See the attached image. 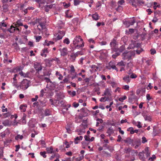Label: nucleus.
Instances as JSON below:
<instances>
[{"label": "nucleus", "mask_w": 161, "mask_h": 161, "mask_svg": "<svg viewBox=\"0 0 161 161\" xmlns=\"http://www.w3.org/2000/svg\"><path fill=\"white\" fill-rule=\"evenodd\" d=\"M21 70L20 67H17L16 68L14 69L13 71L14 72H17L20 71Z\"/></svg>", "instance_id": "obj_43"}, {"label": "nucleus", "mask_w": 161, "mask_h": 161, "mask_svg": "<svg viewBox=\"0 0 161 161\" xmlns=\"http://www.w3.org/2000/svg\"><path fill=\"white\" fill-rule=\"evenodd\" d=\"M23 138V136L22 135H18L16 137H15V139L17 140L19 138L20 140L22 139Z\"/></svg>", "instance_id": "obj_53"}, {"label": "nucleus", "mask_w": 161, "mask_h": 161, "mask_svg": "<svg viewBox=\"0 0 161 161\" xmlns=\"http://www.w3.org/2000/svg\"><path fill=\"white\" fill-rule=\"evenodd\" d=\"M27 107L26 104H22L20 105L19 107L20 109L23 112H24L26 111L25 108Z\"/></svg>", "instance_id": "obj_25"}, {"label": "nucleus", "mask_w": 161, "mask_h": 161, "mask_svg": "<svg viewBox=\"0 0 161 161\" xmlns=\"http://www.w3.org/2000/svg\"><path fill=\"white\" fill-rule=\"evenodd\" d=\"M114 52H115V53L113 54L112 55V58L114 59H115L116 57L119 55L120 53L118 51H112V53H113Z\"/></svg>", "instance_id": "obj_20"}, {"label": "nucleus", "mask_w": 161, "mask_h": 161, "mask_svg": "<svg viewBox=\"0 0 161 161\" xmlns=\"http://www.w3.org/2000/svg\"><path fill=\"white\" fill-rule=\"evenodd\" d=\"M127 97L125 96H124L122 97H119V100L120 102H123L124 100L126 99Z\"/></svg>", "instance_id": "obj_47"}, {"label": "nucleus", "mask_w": 161, "mask_h": 161, "mask_svg": "<svg viewBox=\"0 0 161 161\" xmlns=\"http://www.w3.org/2000/svg\"><path fill=\"white\" fill-rule=\"evenodd\" d=\"M156 158V157L155 155H153L152 157L149 158L148 159L149 160L151 159V161H153V160L155 159Z\"/></svg>", "instance_id": "obj_61"}, {"label": "nucleus", "mask_w": 161, "mask_h": 161, "mask_svg": "<svg viewBox=\"0 0 161 161\" xmlns=\"http://www.w3.org/2000/svg\"><path fill=\"white\" fill-rule=\"evenodd\" d=\"M58 36L56 38L57 40H59L62 39L65 34V32L64 31H59L58 32Z\"/></svg>", "instance_id": "obj_8"}, {"label": "nucleus", "mask_w": 161, "mask_h": 161, "mask_svg": "<svg viewBox=\"0 0 161 161\" xmlns=\"http://www.w3.org/2000/svg\"><path fill=\"white\" fill-rule=\"evenodd\" d=\"M123 141L125 143H128L129 145H131V146H134V139H131L130 138L128 137L126 139L124 140Z\"/></svg>", "instance_id": "obj_7"}, {"label": "nucleus", "mask_w": 161, "mask_h": 161, "mask_svg": "<svg viewBox=\"0 0 161 161\" xmlns=\"http://www.w3.org/2000/svg\"><path fill=\"white\" fill-rule=\"evenodd\" d=\"M74 4L75 6L79 5L80 2V0H74Z\"/></svg>", "instance_id": "obj_50"}, {"label": "nucleus", "mask_w": 161, "mask_h": 161, "mask_svg": "<svg viewBox=\"0 0 161 161\" xmlns=\"http://www.w3.org/2000/svg\"><path fill=\"white\" fill-rule=\"evenodd\" d=\"M144 152L143 151L139 152L138 156H139V158L142 160H144Z\"/></svg>", "instance_id": "obj_24"}, {"label": "nucleus", "mask_w": 161, "mask_h": 161, "mask_svg": "<svg viewBox=\"0 0 161 161\" xmlns=\"http://www.w3.org/2000/svg\"><path fill=\"white\" fill-rule=\"evenodd\" d=\"M127 131H130V133L131 134L134 133L133 128L132 127H130L128 128Z\"/></svg>", "instance_id": "obj_38"}, {"label": "nucleus", "mask_w": 161, "mask_h": 161, "mask_svg": "<svg viewBox=\"0 0 161 161\" xmlns=\"http://www.w3.org/2000/svg\"><path fill=\"white\" fill-rule=\"evenodd\" d=\"M118 42H117V38L115 37L111 40L109 44L111 51H116L117 49V48L118 47Z\"/></svg>", "instance_id": "obj_3"}, {"label": "nucleus", "mask_w": 161, "mask_h": 161, "mask_svg": "<svg viewBox=\"0 0 161 161\" xmlns=\"http://www.w3.org/2000/svg\"><path fill=\"white\" fill-rule=\"evenodd\" d=\"M155 126H154L153 127V134L154 136H155L157 135L158 133L156 132V130L154 128Z\"/></svg>", "instance_id": "obj_60"}, {"label": "nucleus", "mask_w": 161, "mask_h": 161, "mask_svg": "<svg viewBox=\"0 0 161 161\" xmlns=\"http://www.w3.org/2000/svg\"><path fill=\"white\" fill-rule=\"evenodd\" d=\"M26 116L25 115H24L22 119V124H25L26 123V121L25 120Z\"/></svg>", "instance_id": "obj_42"}, {"label": "nucleus", "mask_w": 161, "mask_h": 161, "mask_svg": "<svg viewBox=\"0 0 161 161\" xmlns=\"http://www.w3.org/2000/svg\"><path fill=\"white\" fill-rule=\"evenodd\" d=\"M64 43L66 44L67 45L69 44L70 41L68 38H66L63 41Z\"/></svg>", "instance_id": "obj_40"}, {"label": "nucleus", "mask_w": 161, "mask_h": 161, "mask_svg": "<svg viewBox=\"0 0 161 161\" xmlns=\"http://www.w3.org/2000/svg\"><path fill=\"white\" fill-rule=\"evenodd\" d=\"M44 115L45 116H47L50 115L51 114V111L49 109H45L44 111Z\"/></svg>", "instance_id": "obj_27"}, {"label": "nucleus", "mask_w": 161, "mask_h": 161, "mask_svg": "<svg viewBox=\"0 0 161 161\" xmlns=\"http://www.w3.org/2000/svg\"><path fill=\"white\" fill-rule=\"evenodd\" d=\"M91 68L92 69V70L95 71H97L99 68L98 67L95 65H92Z\"/></svg>", "instance_id": "obj_32"}, {"label": "nucleus", "mask_w": 161, "mask_h": 161, "mask_svg": "<svg viewBox=\"0 0 161 161\" xmlns=\"http://www.w3.org/2000/svg\"><path fill=\"white\" fill-rule=\"evenodd\" d=\"M84 158V155H82L80 156L79 157H77L76 158V161H80Z\"/></svg>", "instance_id": "obj_45"}, {"label": "nucleus", "mask_w": 161, "mask_h": 161, "mask_svg": "<svg viewBox=\"0 0 161 161\" xmlns=\"http://www.w3.org/2000/svg\"><path fill=\"white\" fill-rule=\"evenodd\" d=\"M2 124L5 126H10L11 124L9 123V120L8 119L3 121Z\"/></svg>", "instance_id": "obj_28"}, {"label": "nucleus", "mask_w": 161, "mask_h": 161, "mask_svg": "<svg viewBox=\"0 0 161 161\" xmlns=\"http://www.w3.org/2000/svg\"><path fill=\"white\" fill-rule=\"evenodd\" d=\"M42 36H37L36 37V42H39L41 39L42 38Z\"/></svg>", "instance_id": "obj_64"}, {"label": "nucleus", "mask_w": 161, "mask_h": 161, "mask_svg": "<svg viewBox=\"0 0 161 161\" xmlns=\"http://www.w3.org/2000/svg\"><path fill=\"white\" fill-rule=\"evenodd\" d=\"M103 153L104 154H106L107 156V157H110V156H111V154L110 153H108V152H106V151H103Z\"/></svg>", "instance_id": "obj_63"}, {"label": "nucleus", "mask_w": 161, "mask_h": 161, "mask_svg": "<svg viewBox=\"0 0 161 161\" xmlns=\"http://www.w3.org/2000/svg\"><path fill=\"white\" fill-rule=\"evenodd\" d=\"M21 76H23L24 77H29V75L30 74V73L29 72H27L26 73L23 72L22 71L19 73Z\"/></svg>", "instance_id": "obj_14"}, {"label": "nucleus", "mask_w": 161, "mask_h": 161, "mask_svg": "<svg viewBox=\"0 0 161 161\" xmlns=\"http://www.w3.org/2000/svg\"><path fill=\"white\" fill-rule=\"evenodd\" d=\"M83 137L82 136H77L74 139V142L75 144H78L80 141H81Z\"/></svg>", "instance_id": "obj_13"}, {"label": "nucleus", "mask_w": 161, "mask_h": 161, "mask_svg": "<svg viewBox=\"0 0 161 161\" xmlns=\"http://www.w3.org/2000/svg\"><path fill=\"white\" fill-rule=\"evenodd\" d=\"M55 101H56L55 103L53 102V101L52 99H50L49 101L51 102V105L55 106V105H56V103L57 101L58 100H55Z\"/></svg>", "instance_id": "obj_48"}, {"label": "nucleus", "mask_w": 161, "mask_h": 161, "mask_svg": "<svg viewBox=\"0 0 161 161\" xmlns=\"http://www.w3.org/2000/svg\"><path fill=\"white\" fill-rule=\"evenodd\" d=\"M68 93L70 95L72 96V97H74L76 95V92L75 91H73L71 92V91H68Z\"/></svg>", "instance_id": "obj_41"}, {"label": "nucleus", "mask_w": 161, "mask_h": 161, "mask_svg": "<svg viewBox=\"0 0 161 161\" xmlns=\"http://www.w3.org/2000/svg\"><path fill=\"white\" fill-rule=\"evenodd\" d=\"M40 142L41 143V144L42 145V146L43 147H45V146L46 145V143L43 140H41L40 141Z\"/></svg>", "instance_id": "obj_51"}, {"label": "nucleus", "mask_w": 161, "mask_h": 161, "mask_svg": "<svg viewBox=\"0 0 161 161\" xmlns=\"http://www.w3.org/2000/svg\"><path fill=\"white\" fill-rule=\"evenodd\" d=\"M55 74L56 75H58V76H59V77L58 78V79L59 80H62L63 77L61 74H60L58 71H57L56 72Z\"/></svg>", "instance_id": "obj_33"}, {"label": "nucleus", "mask_w": 161, "mask_h": 161, "mask_svg": "<svg viewBox=\"0 0 161 161\" xmlns=\"http://www.w3.org/2000/svg\"><path fill=\"white\" fill-rule=\"evenodd\" d=\"M81 112V115L82 116H79V118L82 119L83 117H86L88 115L89 110L86 108H84L80 109Z\"/></svg>", "instance_id": "obj_6"}, {"label": "nucleus", "mask_w": 161, "mask_h": 161, "mask_svg": "<svg viewBox=\"0 0 161 161\" xmlns=\"http://www.w3.org/2000/svg\"><path fill=\"white\" fill-rule=\"evenodd\" d=\"M59 51L60 52L61 56H65L68 54V49L66 47H64L62 49H60Z\"/></svg>", "instance_id": "obj_10"}, {"label": "nucleus", "mask_w": 161, "mask_h": 161, "mask_svg": "<svg viewBox=\"0 0 161 161\" xmlns=\"http://www.w3.org/2000/svg\"><path fill=\"white\" fill-rule=\"evenodd\" d=\"M58 154L57 153H55L53 155L51 156L49 158V159L50 160H52L55 157L57 158L58 157Z\"/></svg>", "instance_id": "obj_46"}, {"label": "nucleus", "mask_w": 161, "mask_h": 161, "mask_svg": "<svg viewBox=\"0 0 161 161\" xmlns=\"http://www.w3.org/2000/svg\"><path fill=\"white\" fill-rule=\"evenodd\" d=\"M117 49L116 51H118L120 53H121L125 49V46L124 45L121 46L119 48L118 47L117 48Z\"/></svg>", "instance_id": "obj_19"}, {"label": "nucleus", "mask_w": 161, "mask_h": 161, "mask_svg": "<svg viewBox=\"0 0 161 161\" xmlns=\"http://www.w3.org/2000/svg\"><path fill=\"white\" fill-rule=\"evenodd\" d=\"M46 152L45 151H44L43 152H41L40 153V154L43 156V157L44 158H46L47 157L46 155Z\"/></svg>", "instance_id": "obj_56"}, {"label": "nucleus", "mask_w": 161, "mask_h": 161, "mask_svg": "<svg viewBox=\"0 0 161 161\" xmlns=\"http://www.w3.org/2000/svg\"><path fill=\"white\" fill-rule=\"evenodd\" d=\"M43 79L45 80L46 82L47 83L50 82V83H52V81H51L50 79L47 77H44V78H43Z\"/></svg>", "instance_id": "obj_49"}, {"label": "nucleus", "mask_w": 161, "mask_h": 161, "mask_svg": "<svg viewBox=\"0 0 161 161\" xmlns=\"http://www.w3.org/2000/svg\"><path fill=\"white\" fill-rule=\"evenodd\" d=\"M85 42L80 36H76L73 41V44L71 46L73 50L83 47L84 46Z\"/></svg>", "instance_id": "obj_1"}, {"label": "nucleus", "mask_w": 161, "mask_h": 161, "mask_svg": "<svg viewBox=\"0 0 161 161\" xmlns=\"http://www.w3.org/2000/svg\"><path fill=\"white\" fill-rule=\"evenodd\" d=\"M92 17L93 19L95 20H98L99 19V16L97 14L95 13L92 15Z\"/></svg>", "instance_id": "obj_26"}, {"label": "nucleus", "mask_w": 161, "mask_h": 161, "mask_svg": "<svg viewBox=\"0 0 161 161\" xmlns=\"http://www.w3.org/2000/svg\"><path fill=\"white\" fill-rule=\"evenodd\" d=\"M34 68L37 72L41 71L42 69V66L41 64L38 62H36L34 64Z\"/></svg>", "instance_id": "obj_9"}, {"label": "nucleus", "mask_w": 161, "mask_h": 161, "mask_svg": "<svg viewBox=\"0 0 161 161\" xmlns=\"http://www.w3.org/2000/svg\"><path fill=\"white\" fill-rule=\"evenodd\" d=\"M3 10L4 12H7L8 11V6L7 4H3L2 6Z\"/></svg>", "instance_id": "obj_29"}, {"label": "nucleus", "mask_w": 161, "mask_h": 161, "mask_svg": "<svg viewBox=\"0 0 161 161\" xmlns=\"http://www.w3.org/2000/svg\"><path fill=\"white\" fill-rule=\"evenodd\" d=\"M142 143H145L147 142L146 138L145 136H143L142 138Z\"/></svg>", "instance_id": "obj_58"}, {"label": "nucleus", "mask_w": 161, "mask_h": 161, "mask_svg": "<svg viewBox=\"0 0 161 161\" xmlns=\"http://www.w3.org/2000/svg\"><path fill=\"white\" fill-rule=\"evenodd\" d=\"M88 125L87 124H81L80 126L79 127H81V128L83 130H84L87 127Z\"/></svg>", "instance_id": "obj_36"}, {"label": "nucleus", "mask_w": 161, "mask_h": 161, "mask_svg": "<svg viewBox=\"0 0 161 161\" xmlns=\"http://www.w3.org/2000/svg\"><path fill=\"white\" fill-rule=\"evenodd\" d=\"M117 66H125V64L124 62L121 60L120 62H118V63L117 64Z\"/></svg>", "instance_id": "obj_34"}, {"label": "nucleus", "mask_w": 161, "mask_h": 161, "mask_svg": "<svg viewBox=\"0 0 161 161\" xmlns=\"http://www.w3.org/2000/svg\"><path fill=\"white\" fill-rule=\"evenodd\" d=\"M107 149H108V150L111 152H113L114 151V147H110L109 146H108Z\"/></svg>", "instance_id": "obj_55"}, {"label": "nucleus", "mask_w": 161, "mask_h": 161, "mask_svg": "<svg viewBox=\"0 0 161 161\" xmlns=\"http://www.w3.org/2000/svg\"><path fill=\"white\" fill-rule=\"evenodd\" d=\"M41 19L39 18H37L34 21H31L28 23V24H30L33 25H35L37 23H39L41 21Z\"/></svg>", "instance_id": "obj_15"}, {"label": "nucleus", "mask_w": 161, "mask_h": 161, "mask_svg": "<svg viewBox=\"0 0 161 161\" xmlns=\"http://www.w3.org/2000/svg\"><path fill=\"white\" fill-rule=\"evenodd\" d=\"M123 23L125 25L126 28H128L130 25H133L136 23V20L135 19L130 20H124Z\"/></svg>", "instance_id": "obj_5"}, {"label": "nucleus", "mask_w": 161, "mask_h": 161, "mask_svg": "<svg viewBox=\"0 0 161 161\" xmlns=\"http://www.w3.org/2000/svg\"><path fill=\"white\" fill-rule=\"evenodd\" d=\"M133 66V64L132 62L130 61L129 63H127V65L126 66V67L127 68V69L128 68L130 67H131Z\"/></svg>", "instance_id": "obj_52"}, {"label": "nucleus", "mask_w": 161, "mask_h": 161, "mask_svg": "<svg viewBox=\"0 0 161 161\" xmlns=\"http://www.w3.org/2000/svg\"><path fill=\"white\" fill-rule=\"evenodd\" d=\"M112 63L110 62L109 63V66L107 67L108 69L110 70L111 69H115L117 72L118 71V69L116 67L115 65H111Z\"/></svg>", "instance_id": "obj_11"}, {"label": "nucleus", "mask_w": 161, "mask_h": 161, "mask_svg": "<svg viewBox=\"0 0 161 161\" xmlns=\"http://www.w3.org/2000/svg\"><path fill=\"white\" fill-rule=\"evenodd\" d=\"M75 131L77 132H80V133L78 134V135H81L82 133H85V131H83V129L81 128V127H79V129L76 130H75Z\"/></svg>", "instance_id": "obj_35"}, {"label": "nucleus", "mask_w": 161, "mask_h": 161, "mask_svg": "<svg viewBox=\"0 0 161 161\" xmlns=\"http://www.w3.org/2000/svg\"><path fill=\"white\" fill-rule=\"evenodd\" d=\"M142 115L143 116L145 120H147L149 121H151L152 119L151 117L150 116L146 115L144 113H142Z\"/></svg>", "instance_id": "obj_18"}, {"label": "nucleus", "mask_w": 161, "mask_h": 161, "mask_svg": "<svg viewBox=\"0 0 161 161\" xmlns=\"http://www.w3.org/2000/svg\"><path fill=\"white\" fill-rule=\"evenodd\" d=\"M30 83V80L26 79H24L19 86L20 89L23 90H26L29 87V84Z\"/></svg>", "instance_id": "obj_4"}, {"label": "nucleus", "mask_w": 161, "mask_h": 161, "mask_svg": "<svg viewBox=\"0 0 161 161\" xmlns=\"http://www.w3.org/2000/svg\"><path fill=\"white\" fill-rule=\"evenodd\" d=\"M135 52L132 51H130L127 52H125L122 55L123 59L124 60H127L128 61L131 59L132 58L135 56Z\"/></svg>", "instance_id": "obj_2"}, {"label": "nucleus", "mask_w": 161, "mask_h": 161, "mask_svg": "<svg viewBox=\"0 0 161 161\" xmlns=\"http://www.w3.org/2000/svg\"><path fill=\"white\" fill-rule=\"evenodd\" d=\"M134 143L138 144V145H140L141 140L139 139H134Z\"/></svg>", "instance_id": "obj_39"}, {"label": "nucleus", "mask_w": 161, "mask_h": 161, "mask_svg": "<svg viewBox=\"0 0 161 161\" xmlns=\"http://www.w3.org/2000/svg\"><path fill=\"white\" fill-rule=\"evenodd\" d=\"M145 3L144 2L141 1V0H136V4L137 5L140 6H142V5L144 4Z\"/></svg>", "instance_id": "obj_31"}, {"label": "nucleus", "mask_w": 161, "mask_h": 161, "mask_svg": "<svg viewBox=\"0 0 161 161\" xmlns=\"http://www.w3.org/2000/svg\"><path fill=\"white\" fill-rule=\"evenodd\" d=\"M114 132V130L111 127L109 128L106 132V133L108 134V136H110Z\"/></svg>", "instance_id": "obj_16"}, {"label": "nucleus", "mask_w": 161, "mask_h": 161, "mask_svg": "<svg viewBox=\"0 0 161 161\" xmlns=\"http://www.w3.org/2000/svg\"><path fill=\"white\" fill-rule=\"evenodd\" d=\"M48 53L49 51L47 50V48H45L42 50L41 53V55L46 57L47 56V54Z\"/></svg>", "instance_id": "obj_12"}, {"label": "nucleus", "mask_w": 161, "mask_h": 161, "mask_svg": "<svg viewBox=\"0 0 161 161\" xmlns=\"http://www.w3.org/2000/svg\"><path fill=\"white\" fill-rule=\"evenodd\" d=\"M123 80L127 83H129L130 81V79L129 75H126L123 78Z\"/></svg>", "instance_id": "obj_22"}, {"label": "nucleus", "mask_w": 161, "mask_h": 161, "mask_svg": "<svg viewBox=\"0 0 161 161\" xmlns=\"http://www.w3.org/2000/svg\"><path fill=\"white\" fill-rule=\"evenodd\" d=\"M64 144L66 145V146L65 147L66 148H68L69 147L70 145L69 144V143L67 141H66L64 143Z\"/></svg>", "instance_id": "obj_59"}, {"label": "nucleus", "mask_w": 161, "mask_h": 161, "mask_svg": "<svg viewBox=\"0 0 161 161\" xmlns=\"http://www.w3.org/2000/svg\"><path fill=\"white\" fill-rule=\"evenodd\" d=\"M111 95V93H110L109 89L108 88H106L105 89V90L104 93V94L102 95V96H104V95H108L110 96Z\"/></svg>", "instance_id": "obj_30"}, {"label": "nucleus", "mask_w": 161, "mask_h": 161, "mask_svg": "<svg viewBox=\"0 0 161 161\" xmlns=\"http://www.w3.org/2000/svg\"><path fill=\"white\" fill-rule=\"evenodd\" d=\"M130 149L129 148L125 147L124 149V152L126 153H129L130 152Z\"/></svg>", "instance_id": "obj_37"}, {"label": "nucleus", "mask_w": 161, "mask_h": 161, "mask_svg": "<svg viewBox=\"0 0 161 161\" xmlns=\"http://www.w3.org/2000/svg\"><path fill=\"white\" fill-rule=\"evenodd\" d=\"M46 150L48 153L52 154L53 153V148L52 147H47Z\"/></svg>", "instance_id": "obj_23"}, {"label": "nucleus", "mask_w": 161, "mask_h": 161, "mask_svg": "<svg viewBox=\"0 0 161 161\" xmlns=\"http://www.w3.org/2000/svg\"><path fill=\"white\" fill-rule=\"evenodd\" d=\"M143 49L141 48L140 49H137L136 51V53L138 54H139L142 51H143Z\"/></svg>", "instance_id": "obj_57"}, {"label": "nucleus", "mask_w": 161, "mask_h": 161, "mask_svg": "<svg viewBox=\"0 0 161 161\" xmlns=\"http://www.w3.org/2000/svg\"><path fill=\"white\" fill-rule=\"evenodd\" d=\"M7 31L10 33H13L15 31V27L13 25H11L10 28L7 29Z\"/></svg>", "instance_id": "obj_21"}, {"label": "nucleus", "mask_w": 161, "mask_h": 161, "mask_svg": "<svg viewBox=\"0 0 161 161\" xmlns=\"http://www.w3.org/2000/svg\"><path fill=\"white\" fill-rule=\"evenodd\" d=\"M134 29H133L132 28L129 29V31H128L127 30H126L125 31V34L127 35L131 34L134 33Z\"/></svg>", "instance_id": "obj_17"}, {"label": "nucleus", "mask_w": 161, "mask_h": 161, "mask_svg": "<svg viewBox=\"0 0 161 161\" xmlns=\"http://www.w3.org/2000/svg\"><path fill=\"white\" fill-rule=\"evenodd\" d=\"M137 77V75L134 73H132L130 75V78L132 79L136 78Z\"/></svg>", "instance_id": "obj_62"}, {"label": "nucleus", "mask_w": 161, "mask_h": 161, "mask_svg": "<svg viewBox=\"0 0 161 161\" xmlns=\"http://www.w3.org/2000/svg\"><path fill=\"white\" fill-rule=\"evenodd\" d=\"M91 80V78H86L84 79L85 82L87 83V85H88L89 84V82Z\"/></svg>", "instance_id": "obj_54"}, {"label": "nucleus", "mask_w": 161, "mask_h": 161, "mask_svg": "<svg viewBox=\"0 0 161 161\" xmlns=\"http://www.w3.org/2000/svg\"><path fill=\"white\" fill-rule=\"evenodd\" d=\"M63 5L65 8H67L68 7L70 6V3H67L65 2H64L63 3Z\"/></svg>", "instance_id": "obj_44"}]
</instances>
